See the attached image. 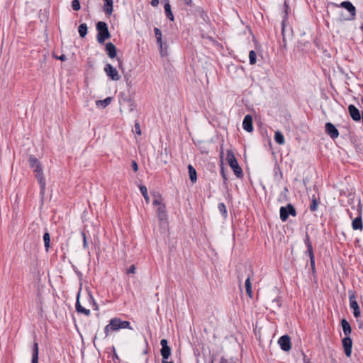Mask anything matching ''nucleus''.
I'll list each match as a JSON object with an SVG mask.
<instances>
[{"label": "nucleus", "instance_id": "nucleus-18", "mask_svg": "<svg viewBox=\"0 0 363 363\" xmlns=\"http://www.w3.org/2000/svg\"><path fill=\"white\" fill-rule=\"evenodd\" d=\"M305 244L307 247V251H306V253H308L309 257H310V262H313V259L315 258V256H314V253H313V246H312V243L310 240V238H309V236L308 235H306V240H305Z\"/></svg>", "mask_w": 363, "mask_h": 363}, {"label": "nucleus", "instance_id": "nucleus-43", "mask_svg": "<svg viewBox=\"0 0 363 363\" xmlns=\"http://www.w3.org/2000/svg\"><path fill=\"white\" fill-rule=\"evenodd\" d=\"M134 128H135V132L138 135H141V130H140V126L139 123L137 122L135 123Z\"/></svg>", "mask_w": 363, "mask_h": 363}, {"label": "nucleus", "instance_id": "nucleus-2", "mask_svg": "<svg viewBox=\"0 0 363 363\" xmlns=\"http://www.w3.org/2000/svg\"><path fill=\"white\" fill-rule=\"evenodd\" d=\"M128 328L133 330L130 323L127 320H122L119 318H113L110 320L109 323L104 328L105 337H107L111 332L117 331L120 329Z\"/></svg>", "mask_w": 363, "mask_h": 363}, {"label": "nucleus", "instance_id": "nucleus-17", "mask_svg": "<svg viewBox=\"0 0 363 363\" xmlns=\"http://www.w3.org/2000/svg\"><path fill=\"white\" fill-rule=\"evenodd\" d=\"M79 296H80V291L78 292V294L77 296V301H76V304H75L76 311L78 313H83L85 315L89 316L91 314L90 310L86 309V308H84L83 306H82V305L80 304V302H79Z\"/></svg>", "mask_w": 363, "mask_h": 363}, {"label": "nucleus", "instance_id": "nucleus-55", "mask_svg": "<svg viewBox=\"0 0 363 363\" xmlns=\"http://www.w3.org/2000/svg\"><path fill=\"white\" fill-rule=\"evenodd\" d=\"M113 352H114V353H113V360H114L115 359H118V357L117 354L116 353V351H115V349H114V348H113Z\"/></svg>", "mask_w": 363, "mask_h": 363}, {"label": "nucleus", "instance_id": "nucleus-33", "mask_svg": "<svg viewBox=\"0 0 363 363\" xmlns=\"http://www.w3.org/2000/svg\"><path fill=\"white\" fill-rule=\"evenodd\" d=\"M196 13L198 14V16L205 22H207L209 19H208V16L207 15V13H206V11H203V9L201 8H198L196 9Z\"/></svg>", "mask_w": 363, "mask_h": 363}, {"label": "nucleus", "instance_id": "nucleus-28", "mask_svg": "<svg viewBox=\"0 0 363 363\" xmlns=\"http://www.w3.org/2000/svg\"><path fill=\"white\" fill-rule=\"evenodd\" d=\"M161 355L162 357V360H167L169 356L171 355V348L170 347H162Z\"/></svg>", "mask_w": 363, "mask_h": 363}, {"label": "nucleus", "instance_id": "nucleus-61", "mask_svg": "<svg viewBox=\"0 0 363 363\" xmlns=\"http://www.w3.org/2000/svg\"><path fill=\"white\" fill-rule=\"evenodd\" d=\"M291 30H289V36L291 35Z\"/></svg>", "mask_w": 363, "mask_h": 363}, {"label": "nucleus", "instance_id": "nucleus-59", "mask_svg": "<svg viewBox=\"0 0 363 363\" xmlns=\"http://www.w3.org/2000/svg\"><path fill=\"white\" fill-rule=\"evenodd\" d=\"M238 279H239L240 284H241V279L240 277H238Z\"/></svg>", "mask_w": 363, "mask_h": 363}, {"label": "nucleus", "instance_id": "nucleus-57", "mask_svg": "<svg viewBox=\"0 0 363 363\" xmlns=\"http://www.w3.org/2000/svg\"><path fill=\"white\" fill-rule=\"evenodd\" d=\"M162 363H174L173 362H168L167 360H162Z\"/></svg>", "mask_w": 363, "mask_h": 363}, {"label": "nucleus", "instance_id": "nucleus-58", "mask_svg": "<svg viewBox=\"0 0 363 363\" xmlns=\"http://www.w3.org/2000/svg\"><path fill=\"white\" fill-rule=\"evenodd\" d=\"M361 30L363 31V23L361 26Z\"/></svg>", "mask_w": 363, "mask_h": 363}, {"label": "nucleus", "instance_id": "nucleus-24", "mask_svg": "<svg viewBox=\"0 0 363 363\" xmlns=\"http://www.w3.org/2000/svg\"><path fill=\"white\" fill-rule=\"evenodd\" d=\"M43 241L45 245V250L48 252L50 247V235L47 228L45 229L43 234Z\"/></svg>", "mask_w": 363, "mask_h": 363}, {"label": "nucleus", "instance_id": "nucleus-47", "mask_svg": "<svg viewBox=\"0 0 363 363\" xmlns=\"http://www.w3.org/2000/svg\"><path fill=\"white\" fill-rule=\"evenodd\" d=\"M160 345H161L162 347H168V342L166 339H162L160 341Z\"/></svg>", "mask_w": 363, "mask_h": 363}, {"label": "nucleus", "instance_id": "nucleus-46", "mask_svg": "<svg viewBox=\"0 0 363 363\" xmlns=\"http://www.w3.org/2000/svg\"><path fill=\"white\" fill-rule=\"evenodd\" d=\"M220 174L224 179V182L225 183V181L228 180V177H226V174L225 173V171H224V168L223 167H221V169H220Z\"/></svg>", "mask_w": 363, "mask_h": 363}, {"label": "nucleus", "instance_id": "nucleus-56", "mask_svg": "<svg viewBox=\"0 0 363 363\" xmlns=\"http://www.w3.org/2000/svg\"><path fill=\"white\" fill-rule=\"evenodd\" d=\"M163 50L167 52V45H166V43H163Z\"/></svg>", "mask_w": 363, "mask_h": 363}, {"label": "nucleus", "instance_id": "nucleus-35", "mask_svg": "<svg viewBox=\"0 0 363 363\" xmlns=\"http://www.w3.org/2000/svg\"><path fill=\"white\" fill-rule=\"evenodd\" d=\"M318 202L317 201V199H315V196H313L311 203L309 206V208L311 211H315L318 208Z\"/></svg>", "mask_w": 363, "mask_h": 363}, {"label": "nucleus", "instance_id": "nucleus-51", "mask_svg": "<svg viewBox=\"0 0 363 363\" xmlns=\"http://www.w3.org/2000/svg\"><path fill=\"white\" fill-rule=\"evenodd\" d=\"M310 264H311V266L312 272H315V258L313 259V262H310Z\"/></svg>", "mask_w": 363, "mask_h": 363}, {"label": "nucleus", "instance_id": "nucleus-41", "mask_svg": "<svg viewBox=\"0 0 363 363\" xmlns=\"http://www.w3.org/2000/svg\"><path fill=\"white\" fill-rule=\"evenodd\" d=\"M40 230V227L38 224L33 223L29 228V230H31L32 232H34L35 233H38Z\"/></svg>", "mask_w": 363, "mask_h": 363}, {"label": "nucleus", "instance_id": "nucleus-42", "mask_svg": "<svg viewBox=\"0 0 363 363\" xmlns=\"http://www.w3.org/2000/svg\"><path fill=\"white\" fill-rule=\"evenodd\" d=\"M82 236L83 238V247L84 249H86V248H88V242L86 240V233L84 232H82Z\"/></svg>", "mask_w": 363, "mask_h": 363}, {"label": "nucleus", "instance_id": "nucleus-49", "mask_svg": "<svg viewBox=\"0 0 363 363\" xmlns=\"http://www.w3.org/2000/svg\"><path fill=\"white\" fill-rule=\"evenodd\" d=\"M184 4H185L186 6H192V5H193L192 0H184Z\"/></svg>", "mask_w": 363, "mask_h": 363}, {"label": "nucleus", "instance_id": "nucleus-38", "mask_svg": "<svg viewBox=\"0 0 363 363\" xmlns=\"http://www.w3.org/2000/svg\"><path fill=\"white\" fill-rule=\"evenodd\" d=\"M152 204L154 206H160V205H164V203H162V197L159 195L155 196Z\"/></svg>", "mask_w": 363, "mask_h": 363}, {"label": "nucleus", "instance_id": "nucleus-30", "mask_svg": "<svg viewBox=\"0 0 363 363\" xmlns=\"http://www.w3.org/2000/svg\"><path fill=\"white\" fill-rule=\"evenodd\" d=\"M274 140L279 145H283L285 143L284 135L280 131H276Z\"/></svg>", "mask_w": 363, "mask_h": 363}, {"label": "nucleus", "instance_id": "nucleus-36", "mask_svg": "<svg viewBox=\"0 0 363 363\" xmlns=\"http://www.w3.org/2000/svg\"><path fill=\"white\" fill-rule=\"evenodd\" d=\"M249 60L250 65H255L257 62V54L254 50H251L249 53Z\"/></svg>", "mask_w": 363, "mask_h": 363}, {"label": "nucleus", "instance_id": "nucleus-26", "mask_svg": "<svg viewBox=\"0 0 363 363\" xmlns=\"http://www.w3.org/2000/svg\"><path fill=\"white\" fill-rule=\"evenodd\" d=\"M188 171L189 174V179L192 183H195L197 181V173L194 167L191 164L188 165Z\"/></svg>", "mask_w": 363, "mask_h": 363}, {"label": "nucleus", "instance_id": "nucleus-53", "mask_svg": "<svg viewBox=\"0 0 363 363\" xmlns=\"http://www.w3.org/2000/svg\"><path fill=\"white\" fill-rule=\"evenodd\" d=\"M89 298H90V299L93 301V303H94V306H96V309H97V308H98V307H97V306H96V303H95V301H94V299L93 296H92L90 294H89Z\"/></svg>", "mask_w": 363, "mask_h": 363}, {"label": "nucleus", "instance_id": "nucleus-1", "mask_svg": "<svg viewBox=\"0 0 363 363\" xmlns=\"http://www.w3.org/2000/svg\"><path fill=\"white\" fill-rule=\"evenodd\" d=\"M29 166L33 169L35 177L37 179L40 188V194H44L45 191L46 182L43 175V168L39 160L33 155H30Z\"/></svg>", "mask_w": 363, "mask_h": 363}, {"label": "nucleus", "instance_id": "nucleus-12", "mask_svg": "<svg viewBox=\"0 0 363 363\" xmlns=\"http://www.w3.org/2000/svg\"><path fill=\"white\" fill-rule=\"evenodd\" d=\"M342 346L344 347L345 355L347 357H350L352 354V339L349 336H346L344 337L342 340Z\"/></svg>", "mask_w": 363, "mask_h": 363}, {"label": "nucleus", "instance_id": "nucleus-29", "mask_svg": "<svg viewBox=\"0 0 363 363\" xmlns=\"http://www.w3.org/2000/svg\"><path fill=\"white\" fill-rule=\"evenodd\" d=\"M164 9L167 18L170 21H174V15L172 12L170 4L169 3L165 4Z\"/></svg>", "mask_w": 363, "mask_h": 363}, {"label": "nucleus", "instance_id": "nucleus-52", "mask_svg": "<svg viewBox=\"0 0 363 363\" xmlns=\"http://www.w3.org/2000/svg\"><path fill=\"white\" fill-rule=\"evenodd\" d=\"M145 345H146V349L144 350L143 353L144 354H147L148 352V342H147V340L146 338H145Z\"/></svg>", "mask_w": 363, "mask_h": 363}, {"label": "nucleus", "instance_id": "nucleus-50", "mask_svg": "<svg viewBox=\"0 0 363 363\" xmlns=\"http://www.w3.org/2000/svg\"><path fill=\"white\" fill-rule=\"evenodd\" d=\"M150 4L152 6H157L159 4V0H151Z\"/></svg>", "mask_w": 363, "mask_h": 363}, {"label": "nucleus", "instance_id": "nucleus-14", "mask_svg": "<svg viewBox=\"0 0 363 363\" xmlns=\"http://www.w3.org/2000/svg\"><path fill=\"white\" fill-rule=\"evenodd\" d=\"M155 35L157 39V43L160 46V54L162 57L167 55V52L163 50V43L162 40V32L158 28H154Z\"/></svg>", "mask_w": 363, "mask_h": 363}, {"label": "nucleus", "instance_id": "nucleus-21", "mask_svg": "<svg viewBox=\"0 0 363 363\" xmlns=\"http://www.w3.org/2000/svg\"><path fill=\"white\" fill-rule=\"evenodd\" d=\"M39 347L38 344L36 342H34L33 348H32V359L31 363H38L39 359Z\"/></svg>", "mask_w": 363, "mask_h": 363}, {"label": "nucleus", "instance_id": "nucleus-48", "mask_svg": "<svg viewBox=\"0 0 363 363\" xmlns=\"http://www.w3.org/2000/svg\"><path fill=\"white\" fill-rule=\"evenodd\" d=\"M117 60L118 62V67H119V69H121L122 71H123V65L122 60L119 57L117 58Z\"/></svg>", "mask_w": 363, "mask_h": 363}, {"label": "nucleus", "instance_id": "nucleus-19", "mask_svg": "<svg viewBox=\"0 0 363 363\" xmlns=\"http://www.w3.org/2000/svg\"><path fill=\"white\" fill-rule=\"evenodd\" d=\"M157 216L160 222L165 223L167 220V211L165 205H160L157 209Z\"/></svg>", "mask_w": 363, "mask_h": 363}, {"label": "nucleus", "instance_id": "nucleus-6", "mask_svg": "<svg viewBox=\"0 0 363 363\" xmlns=\"http://www.w3.org/2000/svg\"><path fill=\"white\" fill-rule=\"evenodd\" d=\"M350 307L353 310L354 318H358L360 316V310L359 305L356 301V293L353 291H349Z\"/></svg>", "mask_w": 363, "mask_h": 363}, {"label": "nucleus", "instance_id": "nucleus-54", "mask_svg": "<svg viewBox=\"0 0 363 363\" xmlns=\"http://www.w3.org/2000/svg\"><path fill=\"white\" fill-rule=\"evenodd\" d=\"M58 59H60L62 61H65L67 60V57L65 55H62L60 57H58Z\"/></svg>", "mask_w": 363, "mask_h": 363}, {"label": "nucleus", "instance_id": "nucleus-15", "mask_svg": "<svg viewBox=\"0 0 363 363\" xmlns=\"http://www.w3.org/2000/svg\"><path fill=\"white\" fill-rule=\"evenodd\" d=\"M242 128L249 133L253 130L252 117L250 115H246L245 116L242 121Z\"/></svg>", "mask_w": 363, "mask_h": 363}, {"label": "nucleus", "instance_id": "nucleus-23", "mask_svg": "<svg viewBox=\"0 0 363 363\" xmlns=\"http://www.w3.org/2000/svg\"><path fill=\"white\" fill-rule=\"evenodd\" d=\"M104 11L106 15L110 16L113 12V0H104Z\"/></svg>", "mask_w": 363, "mask_h": 363}, {"label": "nucleus", "instance_id": "nucleus-16", "mask_svg": "<svg viewBox=\"0 0 363 363\" xmlns=\"http://www.w3.org/2000/svg\"><path fill=\"white\" fill-rule=\"evenodd\" d=\"M348 111L351 118L355 121H359L361 119V116L359 111L356 108L355 106L350 104L348 106Z\"/></svg>", "mask_w": 363, "mask_h": 363}, {"label": "nucleus", "instance_id": "nucleus-9", "mask_svg": "<svg viewBox=\"0 0 363 363\" xmlns=\"http://www.w3.org/2000/svg\"><path fill=\"white\" fill-rule=\"evenodd\" d=\"M104 72L113 81H118L121 78L117 69L109 63L106 65Z\"/></svg>", "mask_w": 363, "mask_h": 363}, {"label": "nucleus", "instance_id": "nucleus-4", "mask_svg": "<svg viewBox=\"0 0 363 363\" xmlns=\"http://www.w3.org/2000/svg\"><path fill=\"white\" fill-rule=\"evenodd\" d=\"M226 160H227V162H228L229 166L233 170L234 174L238 177H241L243 174L242 169L239 166L238 162L232 150H227Z\"/></svg>", "mask_w": 363, "mask_h": 363}, {"label": "nucleus", "instance_id": "nucleus-22", "mask_svg": "<svg viewBox=\"0 0 363 363\" xmlns=\"http://www.w3.org/2000/svg\"><path fill=\"white\" fill-rule=\"evenodd\" d=\"M352 227L354 230H362L363 229V223L361 215H359L352 220Z\"/></svg>", "mask_w": 363, "mask_h": 363}, {"label": "nucleus", "instance_id": "nucleus-13", "mask_svg": "<svg viewBox=\"0 0 363 363\" xmlns=\"http://www.w3.org/2000/svg\"><path fill=\"white\" fill-rule=\"evenodd\" d=\"M120 103L122 105H127L130 111H133L135 107L131 98L128 96H125L123 94H120Z\"/></svg>", "mask_w": 363, "mask_h": 363}, {"label": "nucleus", "instance_id": "nucleus-39", "mask_svg": "<svg viewBox=\"0 0 363 363\" xmlns=\"http://www.w3.org/2000/svg\"><path fill=\"white\" fill-rule=\"evenodd\" d=\"M72 7L74 11H79L81 9L80 2L79 0H73L72 1Z\"/></svg>", "mask_w": 363, "mask_h": 363}, {"label": "nucleus", "instance_id": "nucleus-40", "mask_svg": "<svg viewBox=\"0 0 363 363\" xmlns=\"http://www.w3.org/2000/svg\"><path fill=\"white\" fill-rule=\"evenodd\" d=\"M218 208L223 215L227 214L226 207L223 203H219L218 205Z\"/></svg>", "mask_w": 363, "mask_h": 363}, {"label": "nucleus", "instance_id": "nucleus-20", "mask_svg": "<svg viewBox=\"0 0 363 363\" xmlns=\"http://www.w3.org/2000/svg\"><path fill=\"white\" fill-rule=\"evenodd\" d=\"M106 51L107 52V55L110 58H114L116 55V46L111 42L106 43Z\"/></svg>", "mask_w": 363, "mask_h": 363}, {"label": "nucleus", "instance_id": "nucleus-60", "mask_svg": "<svg viewBox=\"0 0 363 363\" xmlns=\"http://www.w3.org/2000/svg\"><path fill=\"white\" fill-rule=\"evenodd\" d=\"M361 102L363 104V97L361 99Z\"/></svg>", "mask_w": 363, "mask_h": 363}, {"label": "nucleus", "instance_id": "nucleus-32", "mask_svg": "<svg viewBox=\"0 0 363 363\" xmlns=\"http://www.w3.org/2000/svg\"><path fill=\"white\" fill-rule=\"evenodd\" d=\"M113 98L112 97H107L104 100H99L96 102V105L98 106H101L103 108L106 107L111 102Z\"/></svg>", "mask_w": 363, "mask_h": 363}, {"label": "nucleus", "instance_id": "nucleus-45", "mask_svg": "<svg viewBox=\"0 0 363 363\" xmlns=\"http://www.w3.org/2000/svg\"><path fill=\"white\" fill-rule=\"evenodd\" d=\"M131 167H132L133 169L135 172H137V171L138 170V164H137V162H136L135 160H133V161H132Z\"/></svg>", "mask_w": 363, "mask_h": 363}, {"label": "nucleus", "instance_id": "nucleus-10", "mask_svg": "<svg viewBox=\"0 0 363 363\" xmlns=\"http://www.w3.org/2000/svg\"><path fill=\"white\" fill-rule=\"evenodd\" d=\"M278 343L281 349L284 352H288L291 348V338L288 335H284L280 337Z\"/></svg>", "mask_w": 363, "mask_h": 363}, {"label": "nucleus", "instance_id": "nucleus-34", "mask_svg": "<svg viewBox=\"0 0 363 363\" xmlns=\"http://www.w3.org/2000/svg\"><path fill=\"white\" fill-rule=\"evenodd\" d=\"M139 189H140V191L142 195L143 196L146 203H148L150 202V198L148 196L147 189L146 186L144 185H140L139 186Z\"/></svg>", "mask_w": 363, "mask_h": 363}, {"label": "nucleus", "instance_id": "nucleus-8", "mask_svg": "<svg viewBox=\"0 0 363 363\" xmlns=\"http://www.w3.org/2000/svg\"><path fill=\"white\" fill-rule=\"evenodd\" d=\"M284 6L285 8V15L283 17V20L281 22V34H282V42H283V48L286 49V28H285V22L287 20L288 11L289 10V6L287 4L286 1H284Z\"/></svg>", "mask_w": 363, "mask_h": 363}, {"label": "nucleus", "instance_id": "nucleus-5", "mask_svg": "<svg viewBox=\"0 0 363 363\" xmlns=\"http://www.w3.org/2000/svg\"><path fill=\"white\" fill-rule=\"evenodd\" d=\"M280 219L285 222L289 216L291 215L292 216H296V211L294 206L291 203H288L286 206H281L280 208Z\"/></svg>", "mask_w": 363, "mask_h": 363}, {"label": "nucleus", "instance_id": "nucleus-25", "mask_svg": "<svg viewBox=\"0 0 363 363\" xmlns=\"http://www.w3.org/2000/svg\"><path fill=\"white\" fill-rule=\"evenodd\" d=\"M341 325L345 336H349L352 333V328L350 323L345 319H342L341 321Z\"/></svg>", "mask_w": 363, "mask_h": 363}, {"label": "nucleus", "instance_id": "nucleus-27", "mask_svg": "<svg viewBox=\"0 0 363 363\" xmlns=\"http://www.w3.org/2000/svg\"><path fill=\"white\" fill-rule=\"evenodd\" d=\"M245 290H246V293H247V296L250 298H252V284H251V281H250V277L249 275L245 280Z\"/></svg>", "mask_w": 363, "mask_h": 363}, {"label": "nucleus", "instance_id": "nucleus-11", "mask_svg": "<svg viewBox=\"0 0 363 363\" xmlns=\"http://www.w3.org/2000/svg\"><path fill=\"white\" fill-rule=\"evenodd\" d=\"M325 133L332 139H335L339 136V131L336 127L331 123L328 122L325 125Z\"/></svg>", "mask_w": 363, "mask_h": 363}, {"label": "nucleus", "instance_id": "nucleus-44", "mask_svg": "<svg viewBox=\"0 0 363 363\" xmlns=\"http://www.w3.org/2000/svg\"><path fill=\"white\" fill-rule=\"evenodd\" d=\"M136 270V267L134 264L130 266V267L127 269V274H135Z\"/></svg>", "mask_w": 363, "mask_h": 363}, {"label": "nucleus", "instance_id": "nucleus-37", "mask_svg": "<svg viewBox=\"0 0 363 363\" xmlns=\"http://www.w3.org/2000/svg\"><path fill=\"white\" fill-rule=\"evenodd\" d=\"M288 192H289V190H288L287 187H284V191L281 192L280 197L278 199L279 202H284L287 200Z\"/></svg>", "mask_w": 363, "mask_h": 363}, {"label": "nucleus", "instance_id": "nucleus-7", "mask_svg": "<svg viewBox=\"0 0 363 363\" xmlns=\"http://www.w3.org/2000/svg\"><path fill=\"white\" fill-rule=\"evenodd\" d=\"M336 6L345 9L350 13V15L344 18L345 21H352L355 18L356 8L350 1H342L339 6Z\"/></svg>", "mask_w": 363, "mask_h": 363}, {"label": "nucleus", "instance_id": "nucleus-31", "mask_svg": "<svg viewBox=\"0 0 363 363\" xmlns=\"http://www.w3.org/2000/svg\"><path fill=\"white\" fill-rule=\"evenodd\" d=\"M87 30H88V28H87L86 24L82 23L78 28V31H79V34L80 37L84 38L87 34Z\"/></svg>", "mask_w": 363, "mask_h": 363}, {"label": "nucleus", "instance_id": "nucleus-3", "mask_svg": "<svg viewBox=\"0 0 363 363\" xmlns=\"http://www.w3.org/2000/svg\"><path fill=\"white\" fill-rule=\"evenodd\" d=\"M96 30H97V41L100 44H103L106 40L109 39L111 38V34L108 30V25L106 22L99 21L96 23Z\"/></svg>", "mask_w": 363, "mask_h": 363}]
</instances>
